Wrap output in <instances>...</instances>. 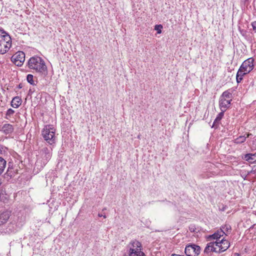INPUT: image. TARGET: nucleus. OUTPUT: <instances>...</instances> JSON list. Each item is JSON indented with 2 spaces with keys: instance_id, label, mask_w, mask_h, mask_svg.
Returning a JSON list of instances; mask_svg holds the SVG:
<instances>
[{
  "instance_id": "1",
  "label": "nucleus",
  "mask_w": 256,
  "mask_h": 256,
  "mask_svg": "<svg viewBox=\"0 0 256 256\" xmlns=\"http://www.w3.org/2000/svg\"><path fill=\"white\" fill-rule=\"evenodd\" d=\"M28 66L30 69L36 72L43 74L46 72L47 68L44 60L38 56L30 58L28 61Z\"/></svg>"
},
{
  "instance_id": "2",
  "label": "nucleus",
  "mask_w": 256,
  "mask_h": 256,
  "mask_svg": "<svg viewBox=\"0 0 256 256\" xmlns=\"http://www.w3.org/2000/svg\"><path fill=\"white\" fill-rule=\"evenodd\" d=\"M12 46V38L4 30L0 29V54L6 53Z\"/></svg>"
},
{
  "instance_id": "3",
  "label": "nucleus",
  "mask_w": 256,
  "mask_h": 256,
  "mask_svg": "<svg viewBox=\"0 0 256 256\" xmlns=\"http://www.w3.org/2000/svg\"><path fill=\"white\" fill-rule=\"evenodd\" d=\"M56 130L52 125H46L42 132L44 140L50 144L55 143Z\"/></svg>"
},
{
  "instance_id": "4",
  "label": "nucleus",
  "mask_w": 256,
  "mask_h": 256,
  "mask_svg": "<svg viewBox=\"0 0 256 256\" xmlns=\"http://www.w3.org/2000/svg\"><path fill=\"white\" fill-rule=\"evenodd\" d=\"M128 248V254L129 256H132L138 252H142V244L136 240H132L127 246Z\"/></svg>"
},
{
  "instance_id": "5",
  "label": "nucleus",
  "mask_w": 256,
  "mask_h": 256,
  "mask_svg": "<svg viewBox=\"0 0 256 256\" xmlns=\"http://www.w3.org/2000/svg\"><path fill=\"white\" fill-rule=\"evenodd\" d=\"M52 148H48L47 147L42 148L40 150L39 154L44 166H45L50 160L52 156Z\"/></svg>"
},
{
  "instance_id": "6",
  "label": "nucleus",
  "mask_w": 256,
  "mask_h": 256,
  "mask_svg": "<svg viewBox=\"0 0 256 256\" xmlns=\"http://www.w3.org/2000/svg\"><path fill=\"white\" fill-rule=\"evenodd\" d=\"M200 251V246L195 244H189L185 248V254L187 256H197Z\"/></svg>"
},
{
  "instance_id": "7",
  "label": "nucleus",
  "mask_w": 256,
  "mask_h": 256,
  "mask_svg": "<svg viewBox=\"0 0 256 256\" xmlns=\"http://www.w3.org/2000/svg\"><path fill=\"white\" fill-rule=\"evenodd\" d=\"M25 60V54L22 52H18L12 57V60L17 66L22 65Z\"/></svg>"
},
{
  "instance_id": "8",
  "label": "nucleus",
  "mask_w": 256,
  "mask_h": 256,
  "mask_svg": "<svg viewBox=\"0 0 256 256\" xmlns=\"http://www.w3.org/2000/svg\"><path fill=\"white\" fill-rule=\"evenodd\" d=\"M218 246V242H208L204 248V253L208 256H210L212 252L220 253Z\"/></svg>"
},
{
  "instance_id": "9",
  "label": "nucleus",
  "mask_w": 256,
  "mask_h": 256,
  "mask_svg": "<svg viewBox=\"0 0 256 256\" xmlns=\"http://www.w3.org/2000/svg\"><path fill=\"white\" fill-rule=\"evenodd\" d=\"M254 59L252 58H250L244 60L240 66L242 69H244V71L249 73L254 68Z\"/></svg>"
},
{
  "instance_id": "10",
  "label": "nucleus",
  "mask_w": 256,
  "mask_h": 256,
  "mask_svg": "<svg viewBox=\"0 0 256 256\" xmlns=\"http://www.w3.org/2000/svg\"><path fill=\"white\" fill-rule=\"evenodd\" d=\"M232 100L225 99L222 98H220L219 106L221 111L226 112L230 108Z\"/></svg>"
},
{
  "instance_id": "11",
  "label": "nucleus",
  "mask_w": 256,
  "mask_h": 256,
  "mask_svg": "<svg viewBox=\"0 0 256 256\" xmlns=\"http://www.w3.org/2000/svg\"><path fill=\"white\" fill-rule=\"evenodd\" d=\"M218 245L220 253L226 251L230 247V243L223 238L220 242H218Z\"/></svg>"
},
{
  "instance_id": "12",
  "label": "nucleus",
  "mask_w": 256,
  "mask_h": 256,
  "mask_svg": "<svg viewBox=\"0 0 256 256\" xmlns=\"http://www.w3.org/2000/svg\"><path fill=\"white\" fill-rule=\"evenodd\" d=\"M224 234H225V232H224L222 230H218L212 234L210 235L208 237V238L210 240H216V242H220V238L224 236Z\"/></svg>"
},
{
  "instance_id": "13",
  "label": "nucleus",
  "mask_w": 256,
  "mask_h": 256,
  "mask_svg": "<svg viewBox=\"0 0 256 256\" xmlns=\"http://www.w3.org/2000/svg\"><path fill=\"white\" fill-rule=\"evenodd\" d=\"M14 128L12 125L10 124H6L2 127V132L6 134H11L14 132Z\"/></svg>"
},
{
  "instance_id": "14",
  "label": "nucleus",
  "mask_w": 256,
  "mask_h": 256,
  "mask_svg": "<svg viewBox=\"0 0 256 256\" xmlns=\"http://www.w3.org/2000/svg\"><path fill=\"white\" fill-rule=\"evenodd\" d=\"M10 218L8 212H4L0 214V226L6 224Z\"/></svg>"
},
{
  "instance_id": "15",
  "label": "nucleus",
  "mask_w": 256,
  "mask_h": 256,
  "mask_svg": "<svg viewBox=\"0 0 256 256\" xmlns=\"http://www.w3.org/2000/svg\"><path fill=\"white\" fill-rule=\"evenodd\" d=\"M256 153L255 154H248L244 156V159L250 163H254L256 161L255 157Z\"/></svg>"
},
{
  "instance_id": "16",
  "label": "nucleus",
  "mask_w": 256,
  "mask_h": 256,
  "mask_svg": "<svg viewBox=\"0 0 256 256\" xmlns=\"http://www.w3.org/2000/svg\"><path fill=\"white\" fill-rule=\"evenodd\" d=\"M22 104V99L19 96H15L11 102V106L14 108H18Z\"/></svg>"
},
{
  "instance_id": "17",
  "label": "nucleus",
  "mask_w": 256,
  "mask_h": 256,
  "mask_svg": "<svg viewBox=\"0 0 256 256\" xmlns=\"http://www.w3.org/2000/svg\"><path fill=\"white\" fill-rule=\"evenodd\" d=\"M221 98H222L225 99H230L232 100V90L230 89L224 91L223 92L222 94L220 96Z\"/></svg>"
},
{
  "instance_id": "18",
  "label": "nucleus",
  "mask_w": 256,
  "mask_h": 256,
  "mask_svg": "<svg viewBox=\"0 0 256 256\" xmlns=\"http://www.w3.org/2000/svg\"><path fill=\"white\" fill-rule=\"evenodd\" d=\"M231 230L232 228L228 224H225L224 226H222L220 230H222L224 232H225V234H225L226 236H228V234H230Z\"/></svg>"
},
{
  "instance_id": "19",
  "label": "nucleus",
  "mask_w": 256,
  "mask_h": 256,
  "mask_svg": "<svg viewBox=\"0 0 256 256\" xmlns=\"http://www.w3.org/2000/svg\"><path fill=\"white\" fill-rule=\"evenodd\" d=\"M6 164V161L2 157H0V175L4 172Z\"/></svg>"
},
{
  "instance_id": "20",
  "label": "nucleus",
  "mask_w": 256,
  "mask_h": 256,
  "mask_svg": "<svg viewBox=\"0 0 256 256\" xmlns=\"http://www.w3.org/2000/svg\"><path fill=\"white\" fill-rule=\"evenodd\" d=\"M224 112H225L221 111V112L218 114L216 118L214 120L212 126H216L217 124H218L219 122L224 116Z\"/></svg>"
},
{
  "instance_id": "21",
  "label": "nucleus",
  "mask_w": 256,
  "mask_h": 256,
  "mask_svg": "<svg viewBox=\"0 0 256 256\" xmlns=\"http://www.w3.org/2000/svg\"><path fill=\"white\" fill-rule=\"evenodd\" d=\"M250 134H247L246 136H240L234 140V142L236 144H242L246 141V138H248Z\"/></svg>"
},
{
  "instance_id": "22",
  "label": "nucleus",
  "mask_w": 256,
  "mask_h": 256,
  "mask_svg": "<svg viewBox=\"0 0 256 256\" xmlns=\"http://www.w3.org/2000/svg\"><path fill=\"white\" fill-rule=\"evenodd\" d=\"M26 80L28 82H29L32 85H36V84L34 80V76L31 74H28L26 76Z\"/></svg>"
},
{
  "instance_id": "23",
  "label": "nucleus",
  "mask_w": 256,
  "mask_h": 256,
  "mask_svg": "<svg viewBox=\"0 0 256 256\" xmlns=\"http://www.w3.org/2000/svg\"><path fill=\"white\" fill-rule=\"evenodd\" d=\"M248 74V72H246L244 71V69L242 68V67L240 66L238 72H237L236 75L240 76H243L244 75Z\"/></svg>"
},
{
  "instance_id": "24",
  "label": "nucleus",
  "mask_w": 256,
  "mask_h": 256,
  "mask_svg": "<svg viewBox=\"0 0 256 256\" xmlns=\"http://www.w3.org/2000/svg\"><path fill=\"white\" fill-rule=\"evenodd\" d=\"M162 26L161 24L156 25L154 26V30L157 31V33L160 34L162 33Z\"/></svg>"
},
{
  "instance_id": "25",
  "label": "nucleus",
  "mask_w": 256,
  "mask_h": 256,
  "mask_svg": "<svg viewBox=\"0 0 256 256\" xmlns=\"http://www.w3.org/2000/svg\"><path fill=\"white\" fill-rule=\"evenodd\" d=\"M14 111L12 109L9 108L7 110L6 114L8 116H10L14 114Z\"/></svg>"
},
{
  "instance_id": "26",
  "label": "nucleus",
  "mask_w": 256,
  "mask_h": 256,
  "mask_svg": "<svg viewBox=\"0 0 256 256\" xmlns=\"http://www.w3.org/2000/svg\"><path fill=\"white\" fill-rule=\"evenodd\" d=\"M251 25L252 27V30L256 33V21L252 22Z\"/></svg>"
},
{
  "instance_id": "27",
  "label": "nucleus",
  "mask_w": 256,
  "mask_h": 256,
  "mask_svg": "<svg viewBox=\"0 0 256 256\" xmlns=\"http://www.w3.org/2000/svg\"><path fill=\"white\" fill-rule=\"evenodd\" d=\"M6 174H7L8 176L12 178V174L11 169L10 168H8L7 172H6Z\"/></svg>"
},
{
  "instance_id": "28",
  "label": "nucleus",
  "mask_w": 256,
  "mask_h": 256,
  "mask_svg": "<svg viewBox=\"0 0 256 256\" xmlns=\"http://www.w3.org/2000/svg\"><path fill=\"white\" fill-rule=\"evenodd\" d=\"M236 79L237 82L239 83L242 80V76H240L236 75Z\"/></svg>"
},
{
  "instance_id": "29",
  "label": "nucleus",
  "mask_w": 256,
  "mask_h": 256,
  "mask_svg": "<svg viewBox=\"0 0 256 256\" xmlns=\"http://www.w3.org/2000/svg\"><path fill=\"white\" fill-rule=\"evenodd\" d=\"M4 196H0V200H2L4 202H6L8 201V200L6 198L4 197Z\"/></svg>"
},
{
  "instance_id": "30",
  "label": "nucleus",
  "mask_w": 256,
  "mask_h": 256,
  "mask_svg": "<svg viewBox=\"0 0 256 256\" xmlns=\"http://www.w3.org/2000/svg\"><path fill=\"white\" fill-rule=\"evenodd\" d=\"M98 216L99 217H102V216H103L104 218H106V216L105 215H103L102 214H98Z\"/></svg>"
},
{
  "instance_id": "31",
  "label": "nucleus",
  "mask_w": 256,
  "mask_h": 256,
  "mask_svg": "<svg viewBox=\"0 0 256 256\" xmlns=\"http://www.w3.org/2000/svg\"><path fill=\"white\" fill-rule=\"evenodd\" d=\"M171 256H181L179 254H172Z\"/></svg>"
},
{
  "instance_id": "32",
  "label": "nucleus",
  "mask_w": 256,
  "mask_h": 256,
  "mask_svg": "<svg viewBox=\"0 0 256 256\" xmlns=\"http://www.w3.org/2000/svg\"><path fill=\"white\" fill-rule=\"evenodd\" d=\"M234 256H240V255L236 253L234 254Z\"/></svg>"
},
{
  "instance_id": "33",
  "label": "nucleus",
  "mask_w": 256,
  "mask_h": 256,
  "mask_svg": "<svg viewBox=\"0 0 256 256\" xmlns=\"http://www.w3.org/2000/svg\"><path fill=\"white\" fill-rule=\"evenodd\" d=\"M18 88H22V86H21V84H20L18 85Z\"/></svg>"
},
{
  "instance_id": "34",
  "label": "nucleus",
  "mask_w": 256,
  "mask_h": 256,
  "mask_svg": "<svg viewBox=\"0 0 256 256\" xmlns=\"http://www.w3.org/2000/svg\"><path fill=\"white\" fill-rule=\"evenodd\" d=\"M255 256H256V255Z\"/></svg>"
}]
</instances>
